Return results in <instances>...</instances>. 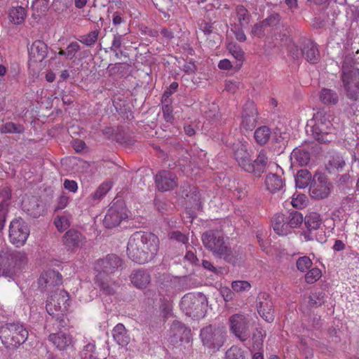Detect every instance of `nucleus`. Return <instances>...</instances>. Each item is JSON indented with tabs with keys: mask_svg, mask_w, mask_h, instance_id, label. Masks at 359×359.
Returning a JSON list of instances; mask_svg holds the SVG:
<instances>
[{
	"mask_svg": "<svg viewBox=\"0 0 359 359\" xmlns=\"http://www.w3.org/2000/svg\"><path fill=\"white\" fill-rule=\"evenodd\" d=\"M233 149L235 159L243 170L256 177H260L265 171L268 158L264 151H261L252 162L245 144L238 142L234 144Z\"/></svg>",
	"mask_w": 359,
	"mask_h": 359,
	"instance_id": "nucleus-1",
	"label": "nucleus"
},
{
	"mask_svg": "<svg viewBox=\"0 0 359 359\" xmlns=\"http://www.w3.org/2000/svg\"><path fill=\"white\" fill-rule=\"evenodd\" d=\"M334 117L330 113L320 110L314 114L313 118L307 124L306 131L310 132L313 137L320 143H326L332 140L331 136L334 131L333 125Z\"/></svg>",
	"mask_w": 359,
	"mask_h": 359,
	"instance_id": "nucleus-2",
	"label": "nucleus"
},
{
	"mask_svg": "<svg viewBox=\"0 0 359 359\" xmlns=\"http://www.w3.org/2000/svg\"><path fill=\"white\" fill-rule=\"evenodd\" d=\"M341 80L346 98L353 102L359 101V68L351 60L344 62Z\"/></svg>",
	"mask_w": 359,
	"mask_h": 359,
	"instance_id": "nucleus-3",
	"label": "nucleus"
},
{
	"mask_svg": "<svg viewBox=\"0 0 359 359\" xmlns=\"http://www.w3.org/2000/svg\"><path fill=\"white\" fill-rule=\"evenodd\" d=\"M28 331L19 323H6L0 327V339L8 348H15L28 338Z\"/></svg>",
	"mask_w": 359,
	"mask_h": 359,
	"instance_id": "nucleus-4",
	"label": "nucleus"
},
{
	"mask_svg": "<svg viewBox=\"0 0 359 359\" xmlns=\"http://www.w3.org/2000/svg\"><path fill=\"white\" fill-rule=\"evenodd\" d=\"M206 306V297L201 293H188L182 298L180 302L181 310L192 319L204 317Z\"/></svg>",
	"mask_w": 359,
	"mask_h": 359,
	"instance_id": "nucleus-5",
	"label": "nucleus"
},
{
	"mask_svg": "<svg viewBox=\"0 0 359 359\" xmlns=\"http://www.w3.org/2000/svg\"><path fill=\"white\" fill-rule=\"evenodd\" d=\"M302 222V215L298 212H292L288 215H275L272 218L271 225L277 234L283 236L290 233L293 229L299 226Z\"/></svg>",
	"mask_w": 359,
	"mask_h": 359,
	"instance_id": "nucleus-6",
	"label": "nucleus"
},
{
	"mask_svg": "<svg viewBox=\"0 0 359 359\" xmlns=\"http://www.w3.org/2000/svg\"><path fill=\"white\" fill-rule=\"evenodd\" d=\"M200 337L203 346L209 349L218 351L226 341V331L223 326L210 325L201 329Z\"/></svg>",
	"mask_w": 359,
	"mask_h": 359,
	"instance_id": "nucleus-7",
	"label": "nucleus"
},
{
	"mask_svg": "<svg viewBox=\"0 0 359 359\" xmlns=\"http://www.w3.org/2000/svg\"><path fill=\"white\" fill-rule=\"evenodd\" d=\"M26 262L27 257L25 254L10 248H4L0 254V275L8 276L13 269L20 268Z\"/></svg>",
	"mask_w": 359,
	"mask_h": 359,
	"instance_id": "nucleus-8",
	"label": "nucleus"
},
{
	"mask_svg": "<svg viewBox=\"0 0 359 359\" xmlns=\"http://www.w3.org/2000/svg\"><path fill=\"white\" fill-rule=\"evenodd\" d=\"M229 331L241 341H245L250 335V318L249 316L238 313L228 320Z\"/></svg>",
	"mask_w": 359,
	"mask_h": 359,
	"instance_id": "nucleus-9",
	"label": "nucleus"
},
{
	"mask_svg": "<svg viewBox=\"0 0 359 359\" xmlns=\"http://www.w3.org/2000/svg\"><path fill=\"white\" fill-rule=\"evenodd\" d=\"M9 238L13 245H23L29 234L26 222L21 218L13 219L9 226Z\"/></svg>",
	"mask_w": 359,
	"mask_h": 359,
	"instance_id": "nucleus-10",
	"label": "nucleus"
},
{
	"mask_svg": "<svg viewBox=\"0 0 359 359\" xmlns=\"http://www.w3.org/2000/svg\"><path fill=\"white\" fill-rule=\"evenodd\" d=\"M126 217V209L123 203L117 201L108 209L103 224L107 228H113L118 226Z\"/></svg>",
	"mask_w": 359,
	"mask_h": 359,
	"instance_id": "nucleus-11",
	"label": "nucleus"
},
{
	"mask_svg": "<svg viewBox=\"0 0 359 359\" xmlns=\"http://www.w3.org/2000/svg\"><path fill=\"white\" fill-rule=\"evenodd\" d=\"M69 297L67 292L57 289L47 300L46 309L50 315L54 314V311H63L69 306Z\"/></svg>",
	"mask_w": 359,
	"mask_h": 359,
	"instance_id": "nucleus-12",
	"label": "nucleus"
},
{
	"mask_svg": "<svg viewBox=\"0 0 359 359\" xmlns=\"http://www.w3.org/2000/svg\"><path fill=\"white\" fill-rule=\"evenodd\" d=\"M257 309L259 316L267 323L274 320V306L271 297L266 292H260L257 297Z\"/></svg>",
	"mask_w": 359,
	"mask_h": 359,
	"instance_id": "nucleus-13",
	"label": "nucleus"
},
{
	"mask_svg": "<svg viewBox=\"0 0 359 359\" xmlns=\"http://www.w3.org/2000/svg\"><path fill=\"white\" fill-rule=\"evenodd\" d=\"M330 187L331 184L325 176L321 175H315L310 185V195L316 199L327 198L330 193Z\"/></svg>",
	"mask_w": 359,
	"mask_h": 359,
	"instance_id": "nucleus-14",
	"label": "nucleus"
},
{
	"mask_svg": "<svg viewBox=\"0 0 359 359\" xmlns=\"http://www.w3.org/2000/svg\"><path fill=\"white\" fill-rule=\"evenodd\" d=\"M123 264L122 259L115 254L107 255L104 258L97 260L95 269L104 274L114 273Z\"/></svg>",
	"mask_w": 359,
	"mask_h": 359,
	"instance_id": "nucleus-15",
	"label": "nucleus"
},
{
	"mask_svg": "<svg viewBox=\"0 0 359 359\" xmlns=\"http://www.w3.org/2000/svg\"><path fill=\"white\" fill-rule=\"evenodd\" d=\"M290 53L294 57H299L302 55L304 56L306 60L311 63H316L318 60V50L316 44L312 41H308L305 42L303 47L301 46L299 49L298 48V46L292 45Z\"/></svg>",
	"mask_w": 359,
	"mask_h": 359,
	"instance_id": "nucleus-16",
	"label": "nucleus"
},
{
	"mask_svg": "<svg viewBox=\"0 0 359 359\" xmlns=\"http://www.w3.org/2000/svg\"><path fill=\"white\" fill-rule=\"evenodd\" d=\"M62 275L53 270L48 269L43 273L38 280L39 287L43 292H52L54 287L62 283Z\"/></svg>",
	"mask_w": 359,
	"mask_h": 359,
	"instance_id": "nucleus-17",
	"label": "nucleus"
},
{
	"mask_svg": "<svg viewBox=\"0 0 359 359\" xmlns=\"http://www.w3.org/2000/svg\"><path fill=\"white\" fill-rule=\"evenodd\" d=\"M159 245L158 238L152 233L137 231L134 233L129 238L128 247H157Z\"/></svg>",
	"mask_w": 359,
	"mask_h": 359,
	"instance_id": "nucleus-18",
	"label": "nucleus"
},
{
	"mask_svg": "<svg viewBox=\"0 0 359 359\" xmlns=\"http://www.w3.org/2000/svg\"><path fill=\"white\" fill-rule=\"evenodd\" d=\"M155 183L159 191H168L177 186V179L172 172L168 170H163L156 175Z\"/></svg>",
	"mask_w": 359,
	"mask_h": 359,
	"instance_id": "nucleus-19",
	"label": "nucleus"
},
{
	"mask_svg": "<svg viewBox=\"0 0 359 359\" xmlns=\"http://www.w3.org/2000/svg\"><path fill=\"white\" fill-rule=\"evenodd\" d=\"M257 110L253 102H248L241 115V127L248 131L252 130L256 126Z\"/></svg>",
	"mask_w": 359,
	"mask_h": 359,
	"instance_id": "nucleus-20",
	"label": "nucleus"
},
{
	"mask_svg": "<svg viewBox=\"0 0 359 359\" xmlns=\"http://www.w3.org/2000/svg\"><path fill=\"white\" fill-rule=\"evenodd\" d=\"M321 224L320 216L317 214H311L306 218L305 225L307 230L303 231L299 235V238L302 241H313L316 238L313 231L317 230Z\"/></svg>",
	"mask_w": 359,
	"mask_h": 359,
	"instance_id": "nucleus-21",
	"label": "nucleus"
},
{
	"mask_svg": "<svg viewBox=\"0 0 359 359\" xmlns=\"http://www.w3.org/2000/svg\"><path fill=\"white\" fill-rule=\"evenodd\" d=\"M48 48L42 41H34L29 49L30 63L41 62L47 56Z\"/></svg>",
	"mask_w": 359,
	"mask_h": 359,
	"instance_id": "nucleus-22",
	"label": "nucleus"
},
{
	"mask_svg": "<svg viewBox=\"0 0 359 359\" xmlns=\"http://www.w3.org/2000/svg\"><path fill=\"white\" fill-rule=\"evenodd\" d=\"M170 332L171 336L175 338L176 341H185L189 342L191 338V330L178 320H174L172 322Z\"/></svg>",
	"mask_w": 359,
	"mask_h": 359,
	"instance_id": "nucleus-23",
	"label": "nucleus"
},
{
	"mask_svg": "<svg viewBox=\"0 0 359 359\" xmlns=\"http://www.w3.org/2000/svg\"><path fill=\"white\" fill-rule=\"evenodd\" d=\"M127 252L130 259L140 264L148 262L154 254L149 248H127Z\"/></svg>",
	"mask_w": 359,
	"mask_h": 359,
	"instance_id": "nucleus-24",
	"label": "nucleus"
},
{
	"mask_svg": "<svg viewBox=\"0 0 359 359\" xmlns=\"http://www.w3.org/2000/svg\"><path fill=\"white\" fill-rule=\"evenodd\" d=\"M48 339L60 351L67 349L73 342L72 337L63 332L50 334L48 336Z\"/></svg>",
	"mask_w": 359,
	"mask_h": 359,
	"instance_id": "nucleus-25",
	"label": "nucleus"
},
{
	"mask_svg": "<svg viewBox=\"0 0 359 359\" xmlns=\"http://www.w3.org/2000/svg\"><path fill=\"white\" fill-rule=\"evenodd\" d=\"M132 283L137 288H145L151 281L149 273L143 269L134 270L130 275Z\"/></svg>",
	"mask_w": 359,
	"mask_h": 359,
	"instance_id": "nucleus-26",
	"label": "nucleus"
},
{
	"mask_svg": "<svg viewBox=\"0 0 359 359\" xmlns=\"http://www.w3.org/2000/svg\"><path fill=\"white\" fill-rule=\"evenodd\" d=\"M205 247H222L224 244V236L219 231H209L202 236Z\"/></svg>",
	"mask_w": 359,
	"mask_h": 359,
	"instance_id": "nucleus-27",
	"label": "nucleus"
},
{
	"mask_svg": "<svg viewBox=\"0 0 359 359\" xmlns=\"http://www.w3.org/2000/svg\"><path fill=\"white\" fill-rule=\"evenodd\" d=\"M112 336L117 344L122 347L126 346L130 340L128 331L122 323H118L114 327Z\"/></svg>",
	"mask_w": 359,
	"mask_h": 359,
	"instance_id": "nucleus-28",
	"label": "nucleus"
},
{
	"mask_svg": "<svg viewBox=\"0 0 359 359\" xmlns=\"http://www.w3.org/2000/svg\"><path fill=\"white\" fill-rule=\"evenodd\" d=\"M64 243L69 247H79L86 243V238L79 231L71 229L65 234Z\"/></svg>",
	"mask_w": 359,
	"mask_h": 359,
	"instance_id": "nucleus-29",
	"label": "nucleus"
},
{
	"mask_svg": "<svg viewBox=\"0 0 359 359\" xmlns=\"http://www.w3.org/2000/svg\"><path fill=\"white\" fill-rule=\"evenodd\" d=\"M22 207L24 211L33 217H38L41 215V208L36 198L26 197L23 198Z\"/></svg>",
	"mask_w": 359,
	"mask_h": 359,
	"instance_id": "nucleus-30",
	"label": "nucleus"
},
{
	"mask_svg": "<svg viewBox=\"0 0 359 359\" xmlns=\"http://www.w3.org/2000/svg\"><path fill=\"white\" fill-rule=\"evenodd\" d=\"M213 255L226 262L235 264L238 259V254L235 248H211Z\"/></svg>",
	"mask_w": 359,
	"mask_h": 359,
	"instance_id": "nucleus-31",
	"label": "nucleus"
},
{
	"mask_svg": "<svg viewBox=\"0 0 359 359\" xmlns=\"http://www.w3.org/2000/svg\"><path fill=\"white\" fill-rule=\"evenodd\" d=\"M292 164L303 166L308 164L310 160V154L303 148H295L290 155Z\"/></svg>",
	"mask_w": 359,
	"mask_h": 359,
	"instance_id": "nucleus-32",
	"label": "nucleus"
},
{
	"mask_svg": "<svg viewBox=\"0 0 359 359\" xmlns=\"http://www.w3.org/2000/svg\"><path fill=\"white\" fill-rule=\"evenodd\" d=\"M265 186L271 193L280 191L283 187V182L280 176L276 174H268L265 178Z\"/></svg>",
	"mask_w": 359,
	"mask_h": 359,
	"instance_id": "nucleus-33",
	"label": "nucleus"
},
{
	"mask_svg": "<svg viewBox=\"0 0 359 359\" xmlns=\"http://www.w3.org/2000/svg\"><path fill=\"white\" fill-rule=\"evenodd\" d=\"M319 99L326 105H335L339 102L337 93L330 88H322L319 93Z\"/></svg>",
	"mask_w": 359,
	"mask_h": 359,
	"instance_id": "nucleus-34",
	"label": "nucleus"
},
{
	"mask_svg": "<svg viewBox=\"0 0 359 359\" xmlns=\"http://www.w3.org/2000/svg\"><path fill=\"white\" fill-rule=\"evenodd\" d=\"M227 49L237 61V63L236 64L234 67L236 71L240 70L243 65V62L244 60L243 51L242 50L240 46L233 43L228 44Z\"/></svg>",
	"mask_w": 359,
	"mask_h": 359,
	"instance_id": "nucleus-35",
	"label": "nucleus"
},
{
	"mask_svg": "<svg viewBox=\"0 0 359 359\" xmlns=\"http://www.w3.org/2000/svg\"><path fill=\"white\" fill-rule=\"evenodd\" d=\"M27 15L25 8L20 6L13 7L9 11V19L15 24L22 23Z\"/></svg>",
	"mask_w": 359,
	"mask_h": 359,
	"instance_id": "nucleus-36",
	"label": "nucleus"
},
{
	"mask_svg": "<svg viewBox=\"0 0 359 359\" xmlns=\"http://www.w3.org/2000/svg\"><path fill=\"white\" fill-rule=\"evenodd\" d=\"M95 283L100 287V290L106 294H113L114 288L109 285L107 276L102 273H98L95 277Z\"/></svg>",
	"mask_w": 359,
	"mask_h": 359,
	"instance_id": "nucleus-37",
	"label": "nucleus"
},
{
	"mask_svg": "<svg viewBox=\"0 0 359 359\" xmlns=\"http://www.w3.org/2000/svg\"><path fill=\"white\" fill-rule=\"evenodd\" d=\"M311 179V175L307 170H300L295 177L296 187L299 189L306 187Z\"/></svg>",
	"mask_w": 359,
	"mask_h": 359,
	"instance_id": "nucleus-38",
	"label": "nucleus"
},
{
	"mask_svg": "<svg viewBox=\"0 0 359 359\" xmlns=\"http://www.w3.org/2000/svg\"><path fill=\"white\" fill-rule=\"evenodd\" d=\"M255 139L260 144H266L271 136V130L266 126L258 128L254 134Z\"/></svg>",
	"mask_w": 359,
	"mask_h": 359,
	"instance_id": "nucleus-39",
	"label": "nucleus"
},
{
	"mask_svg": "<svg viewBox=\"0 0 359 359\" xmlns=\"http://www.w3.org/2000/svg\"><path fill=\"white\" fill-rule=\"evenodd\" d=\"M54 224L59 231H65L70 226V216L67 215L56 216L54 219Z\"/></svg>",
	"mask_w": 359,
	"mask_h": 359,
	"instance_id": "nucleus-40",
	"label": "nucleus"
},
{
	"mask_svg": "<svg viewBox=\"0 0 359 359\" xmlns=\"http://www.w3.org/2000/svg\"><path fill=\"white\" fill-rule=\"evenodd\" d=\"M237 18L241 27H245L250 22V16L248 10L243 6H238L236 8Z\"/></svg>",
	"mask_w": 359,
	"mask_h": 359,
	"instance_id": "nucleus-41",
	"label": "nucleus"
},
{
	"mask_svg": "<svg viewBox=\"0 0 359 359\" xmlns=\"http://www.w3.org/2000/svg\"><path fill=\"white\" fill-rule=\"evenodd\" d=\"M225 359H245L244 351L237 346H232L226 351Z\"/></svg>",
	"mask_w": 359,
	"mask_h": 359,
	"instance_id": "nucleus-42",
	"label": "nucleus"
},
{
	"mask_svg": "<svg viewBox=\"0 0 359 359\" xmlns=\"http://www.w3.org/2000/svg\"><path fill=\"white\" fill-rule=\"evenodd\" d=\"M325 302V293L323 291L312 292L309 296L310 305L318 307Z\"/></svg>",
	"mask_w": 359,
	"mask_h": 359,
	"instance_id": "nucleus-43",
	"label": "nucleus"
},
{
	"mask_svg": "<svg viewBox=\"0 0 359 359\" xmlns=\"http://www.w3.org/2000/svg\"><path fill=\"white\" fill-rule=\"evenodd\" d=\"M307 197L304 194H294L292 197L291 204L297 209H302L306 205Z\"/></svg>",
	"mask_w": 359,
	"mask_h": 359,
	"instance_id": "nucleus-44",
	"label": "nucleus"
},
{
	"mask_svg": "<svg viewBox=\"0 0 359 359\" xmlns=\"http://www.w3.org/2000/svg\"><path fill=\"white\" fill-rule=\"evenodd\" d=\"M95 350V346L94 344H87L81 351V359H96V357L94 355Z\"/></svg>",
	"mask_w": 359,
	"mask_h": 359,
	"instance_id": "nucleus-45",
	"label": "nucleus"
},
{
	"mask_svg": "<svg viewBox=\"0 0 359 359\" xmlns=\"http://www.w3.org/2000/svg\"><path fill=\"white\" fill-rule=\"evenodd\" d=\"M321 271L318 268H313L305 275V280L307 283L312 284L321 277Z\"/></svg>",
	"mask_w": 359,
	"mask_h": 359,
	"instance_id": "nucleus-46",
	"label": "nucleus"
},
{
	"mask_svg": "<svg viewBox=\"0 0 359 359\" xmlns=\"http://www.w3.org/2000/svg\"><path fill=\"white\" fill-rule=\"evenodd\" d=\"M112 187L111 182H105L102 183L93 194L94 199H99L103 197Z\"/></svg>",
	"mask_w": 359,
	"mask_h": 359,
	"instance_id": "nucleus-47",
	"label": "nucleus"
},
{
	"mask_svg": "<svg viewBox=\"0 0 359 359\" xmlns=\"http://www.w3.org/2000/svg\"><path fill=\"white\" fill-rule=\"evenodd\" d=\"M168 236L170 240L176 241L180 245H187L188 243V236L180 231L170 232Z\"/></svg>",
	"mask_w": 359,
	"mask_h": 359,
	"instance_id": "nucleus-48",
	"label": "nucleus"
},
{
	"mask_svg": "<svg viewBox=\"0 0 359 359\" xmlns=\"http://www.w3.org/2000/svg\"><path fill=\"white\" fill-rule=\"evenodd\" d=\"M231 287L236 292L248 291L251 288V285L245 280H235L231 283Z\"/></svg>",
	"mask_w": 359,
	"mask_h": 359,
	"instance_id": "nucleus-49",
	"label": "nucleus"
},
{
	"mask_svg": "<svg viewBox=\"0 0 359 359\" xmlns=\"http://www.w3.org/2000/svg\"><path fill=\"white\" fill-rule=\"evenodd\" d=\"M98 32L97 31L90 32L89 34L84 35L81 37L80 41L88 46L93 45L97 40Z\"/></svg>",
	"mask_w": 359,
	"mask_h": 359,
	"instance_id": "nucleus-50",
	"label": "nucleus"
},
{
	"mask_svg": "<svg viewBox=\"0 0 359 359\" xmlns=\"http://www.w3.org/2000/svg\"><path fill=\"white\" fill-rule=\"evenodd\" d=\"M312 265V262L308 257H299L297 261V267L301 271H304Z\"/></svg>",
	"mask_w": 359,
	"mask_h": 359,
	"instance_id": "nucleus-51",
	"label": "nucleus"
},
{
	"mask_svg": "<svg viewBox=\"0 0 359 359\" xmlns=\"http://www.w3.org/2000/svg\"><path fill=\"white\" fill-rule=\"evenodd\" d=\"M329 165L332 168L341 170L345 165V161L341 156L336 155L332 156V159L329 161Z\"/></svg>",
	"mask_w": 359,
	"mask_h": 359,
	"instance_id": "nucleus-52",
	"label": "nucleus"
},
{
	"mask_svg": "<svg viewBox=\"0 0 359 359\" xmlns=\"http://www.w3.org/2000/svg\"><path fill=\"white\" fill-rule=\"evenodd\" d=\"M280 20V17L278 13H273L270 15L267 18L262 20L263 25L265 27H273L277 25Z\"/></svg>",
	"mask_w": 359,
	"mask_h": 359,
	"instance_id": "nucleus-53",
	"label": "nucleus"
},
{
	"mask_svg": "<svg viewBox=\"0 0 359 359\" xmlns=\"http://www.w3.org/2000/svg\"><path fill=\"white\" fill-rule=\"evenodd\" d=\"M80 46L77 42L71 43L67 48L65 50V56L68 59H73L78 50H79Z\"/></svg>",
	"mask_w": 359,
	"mask_h": 359,
	"instance_id": "nucleus-54",
	"label": "nucleus"
},
{
	"mask_svg": "<svg viewBox=\"0 0 359 359\" xmlns=\"http://www.w3.org/2000/svg\"><path fill=\"white\" fill-rule=\"evenodd\" d=\"M2 133H20L21 129L18 128L13 123L8 122L4 124L0 128Z\"/></svg>",
	"mask_w": 359,
	"mask_h": 359,
	"instance_id": "nucleus-55",
	"label": "nucleus"
},
{
	"mask_svg": "<svg viewBox=\"0 0 359 359\" xmlns=\"http://www.w3.org/2000/svg\"><path fill=\"white\" fill-rule=\"evenodd\" d=\"M7 208L8 203L6 201H3L0 203V231L3 229L6 222Z\"/></svg>",
	"mask_w": 359,
	"mask_h": 359,
	"instance_id": "nucleus-56",
	"label": "nucleus"
},
{
	"mask_svg": "<svg viewBox=\"0 0 359 359\" xmlns=\"http://www.w3.org/2000/svg\"><path fill=\"white\" fill-rule=\"evenodd\" d=\"M240 83L233 80H228L225 82V89L231 93H235L239 88Z\"/></svg>",
	"mask_w": 359,
	"mask_h": 359,
	"instance_id": "nucleus-57",
	"label": "nucleus"
},
{
	"mask_svg": "<svg viewBox=\"0 0 359 359\" xmlns=\"http://www.w3.org/2000/svg\"><path fill=\"white\" fill-rule=\"evenodd\" d=\"M49 0H34L32 6L38 11L44 12L48 7Z\"/></svg>",
	"mask_w": 359,
	"mask_h": 359,
	"instance_id": "nucleus-58",
	"label": "nucleus"
},
{
	"mask_svg": "<svg viewBox=\"0 0 359 359\" xmlns=\"http://www.w3.org/2000/svg\"><path fill=\"white\" fill-rule=\"evenodd\" d=\"M163 117L167 122H172L173 121L174 116L172 114V109L169 104H165L163 107Z\"/></svg>",
	"mask_w": 359,
	"mask_h": 359,
	"instance_id": "nucleus-59",
	"label": "nucleus"
},
{
	"mask_svg": "<svg viewBox=\"0 0 359 359\" xmlns=\"http://www.w3.org/2000/svg\"><path fill=\"white\" fill-rule=\"evenodd\" d=\"M64 187L71 192H76L78 189L77 183L74 180H65L64 182Z\"/></svg>",
	"mask_w": 359,
	"mask_h": 359,
	"instance_id": "nucleus-60",
	"label": "nucleus"
},
{
	"mask_svg": "<svg viewBox=\"0 0 359 359\" xmlns=\"http://www.w3.org/2000/svg\"><path fill=\"white\" fill-rule=\"evenodd\" d=\"M265 26L263 25L262 21L254 25L252 29V34L259 37L262 36L264 32Z\"/></svg>",
	"mask_w": 359,
	"mask_h": 359,
	"instance_id": "nucleus-61",
	"label": "nucleus"
},
{
	"mask_svg": "<svg viewBox=\"0 0 359 359\" xmlns=\"http://www.w3.org/2000/svg\"><path fill=\"white\" fill-rule=\"evenodd\" d=\"M218 67L221 70H230L233 68V65L229 60L223 59L219 62Z\"/></svg>",
	"mask_w": 359,
	"mask_h": 359,
	"instance_id": "nucleus-62",
	"label": "nucleus"
},
{
	"mask_svg": "<svg viewBox=\"0 0 359 359\" xmlns=\"http://www.w3.org/2000/svg\"><path fill=\"white\" fill-rule=\"evenodd\" d=\"M161 309L164 318H168L171 315L172 308L169 304H162Z\"/></svg>",
	"mask_w": 359,
	"mask_h": 359,
	"instance_id": "nucleus-63",
	"label": "nucleus"
},
{
	"mask_svg": "<svg viewBox=\"0 0 359 359\" xmlns=\"http://www.w3.org/2000/svg\"><path fill=\"white\" fill-rule=\"evenodd\" d=\"M178 88V83L177 82H172L169 86V91H166L163 95L164 101H166V97H168L173 92H175Z\"/></svg>",
	"mask_w": 359,
	"mask_h": 359,
	"instance_id": "nucleus-64",
	"label": "nucleus"
}]
</instances>
